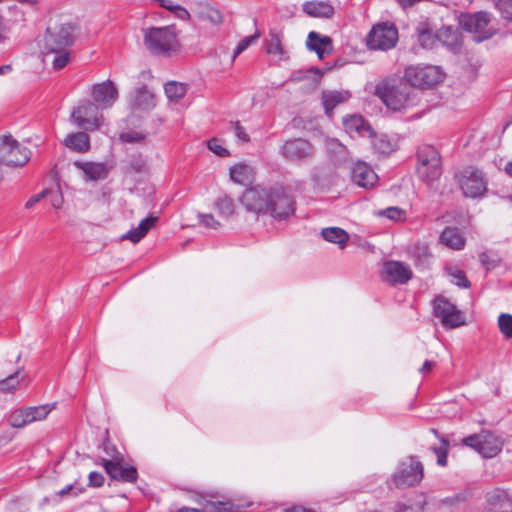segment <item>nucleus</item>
Returning a JSON list of instances; mask_svg holds the SVG:
<instances>
[{"label": "nucleus", "instance_id": "obj_62", "mask_svg": "<svg viewBox=\"0 0 512 512\" xmlns=\"http://www.w3.org/2000/svg\"><path fill=\"white\" fill-rule=\"evenodd\" d=\"M434 362L432 361H429V360H426L422 367L419 369V372L420 373H427V372H430L432 370V368L434 367Z\"/></svg>", "mask_w": 512, "mask_h": 512}, {"label": "nucleus", "instance_id": "obj_1", "mask_svg": "<svg viewBox=\"0 0 512 512\" xmlns=\"http://www.w3.org/2000/svg\"><path fill=\"white\" fill-rule=\"evenodd\" d=\"M76 38V26L73 23H62L47 29L44 38L45 57L51 58L52 67L60 70L70 60L69 48Z\"/></svg>", "mask_w": 512, "mask_h": 512}, {"label": "nucleus", "instance_id": "obj_14", "mask_svg": "<svg viewBox=\"0 0 512 512\" xmlns=\"http://www.w3.org/2000/svg\"><path fill=\"white\" fill-rule=\"evenodd\" d=\"M459 184L466 197H482L487 191V181L482 171L468 167L459 174Z\"/></svg>", "mask_w": 512, "mask_h": 512}, {"label": "nucleus", "instance_id": "obj_13", "mask_svg": "<svg viewBox=\"0 0 512 512\" xmlns=\"http://www.w3.org/2000/svg\"><path fill=\"white\" fill-rule=\"evenodd\" d=\"M490 22L489 14L483 11L474 14H462L459 18L463 30L474 34L473 41L480 43L492 37L493 33L486 30Z\"/></svg>", "mask_w": 512, "mask_h": 512}, {"label": "nucleus", "instance_id": "obj_15", "mask_svg": "<svg viewBox=\"0 0 512 512\" xmlns=\"http://www.w3.org/2000/svg\"><path fill=\"white\" fill-rule=\"evenodd\" d=\"M268 212L277 220H284L295 212V201L283 189H275L270 192Z\"/></svg>", "mask_w": 512, "mask_h": 512}, {"label": "nucleus", "instance_id": "obj_8", "mask_svg": "<svg viewBox=\"0 0 512 512\" xmlns=\"http://www.w3.org/2000/svg\"><path fill=\"white\" fill-rule=\"evenodd\" d=\"M398 29L392 22L375 24L367 35V46L371 50L387 51L394 48L398 42Z\"/></svg>", "mask_w": 512, "mask_h": 512}, {"label": "nucleus", "instance_id": "obj_3", "mask_svg": "<svg viewBox=\"0 0 512 512\" xmlns=\"http://www.w3.org/2000/svg\"><path fill=\"white\" fill-rule=\"evenodd\" d=\"M423 476V464L416 457L409 456L399 462L388 485L397 489L413 487L421 482Z\"/></svg>", "mask_w": 512, "mask_h": 512}, {"label": "nucleus", "instance_id": "obj_33", "mask_svg": "<svg viewBox=\"0 0 512 512\" xmlns=\"http://www.w3.org/2000/svg\"><path fill=\"white\" fill-rule=\"evenodd\" d=\"M345 128L350 132H357L361 136H372L373 131L362 116L354 115L344 120Z\"/></svg>", "mask_w": 512, "mask_h": 512}, {"label": "nucleus", "instance_id": "obj_42", "mask_svg": "<svg viewBox=\"0 0 512 512\" xmlns=\"http://www.w3.org/2000/svg\"><path fill=\"white\" fill-rule=\"evenodd\" d=\"M373 147L380 154H389L393 151V144L386 135L375 138Z\"/></svg>", "mask_w": 512, "mask_h": 512}, {"label": "nucleus", "instance_id": "obj_10", "mask_svg": "<svg viewBox=\"0 0 512 512\" xmlns=\"http://www.w3.org/2000/svg\"><path fill=\"white\" fill-rule=\"evenodd\" d=\"M30 159V151L11 134H0V165L22 166Z\"/></svg>", "mask_w": 512, "mask_h": 512}, {"label": "nucleus", "instance_id": "obj_28", "mask_svg": "<svg viewBox=\"0 0 512 512\" xmlns=\"http://www.w3.org/2000/svg\"><path fill=\"white\" fill-rule=\"evenodd\" d=\"M63 144L73 151L85 153L90 149V138L86 132L79 131L68 134L63 140Z\"/></svg>", "mask_w": 512, "mask_h": 512}, {"label": "nucleus", "instance_id": "obj_53", "mask_svg": "<svg viewBox=\"0 0 512 512\" xmlns=\"http://www.w3.org/2000/svg\"><path fill=\"white\" fill-rule=\"evenodd\" d=\"M199 218L206 228L218 229L220 227V222H218L212 214H200Z\"/></svg>", "mask_w": 512, "mask_h": 512}, {"label": "nucleus", "instance_id": "obj_23", "mask_svg": "<svg viewBox=\"0 0 512 512\" xmlns=\"http://www.w3.org/2000/svg\"><path fill=\"white\" fill-rule=\"evenodd\" d=\"M306 46L310 51H314L320 59L333 51L332 39L315 31L308 34Z\"/></svg>", "mask_w": 512, "mask_h": 512}, {"label": "nucleus", "instance_id": "obj_57", "mask_svg": "<svg viewBox=\"0 0 512 512\" xmlns=\"http://www.w3.org/2000/svg\"><path fill=\"white\" fill-rule=\"evenodd\" d=\"M233 127H234L235 135L239 140H241L243 142L249 141V139H250L249 135L246 133L244 127L241 126V124L238 121L233 123Z\"/></svg>", "mask_w": 512, "mask_h": 512}, {"label": "nucleus", "instance_id": "obj_35", "mask_svg": "<svg viewBox=\"0 0 512 512\" xmlns=\"http://www.w3.org/2000/svg\"><path fill=\"white\" fill-rule=\"evenodd\" d=\"M252 168L246 164H237L230 169L233 182L245 185L252 180Z\"/></svg>", "mask_w": 512, "mask_h": 512}, {"label": "nucleus", "instance_id": "obj_25", "mask_svg": "<svg viewBox=\"0 0 512 512\" xmlns=\"http://www.w3.org/2000/svg\"><path fill=\"white\" fill-rule=\"evenodd\" d=\"M351 93L346 90H324L321 94V101L328 117L332 116L333 110L340 104L347 102Z\"/></svg>", "mask_w": 512, "mask_h": 512}, {"label": "nucleus", "instance_id": "obj_31", "mask_svg": "<svg viewBox=\"0 0 512 512\" xmlns=\"http://www.w3.org/2000/svg\"><path fill=\"white\" fill-rule=\"evenodd\" d=\"M440 241L445 246L460 250L465 245V240L457 228L447 227L440 235Z\"/></svg>", "mask_w": 512, "mask_h": 512}, {"label": "nucleus", "instance_id": "obj_32", "mask_svg": "<svg viewBox=\"0 0 512 512\" xmlns=\"http://www.w3.org/2000/svg\"><path fill=\"white\" fill-rule=\"evenodd\" d=\"M437 41L442 42L450 50L456 51L460 48L459 33L451 27H442L437 32Z\"/></svg>", "mask_w": 512, "mask_h": 512}, {"label": "nucleus", "instance_id": "obj_46", "mask_svg": "<svg viewBox=\"0 0 512 512\" xmlns=\"http://www.w3.org/2000/svg\"><path fill=\"white\" fill-rule=\"evenodd\" d=\"M425 505V500H421L415 503H399L395 512H423Z\"/></svg>", "mask_w": 512, "mask_h": 512}, {"label": "nucleus", "instance_id": "obj_64", "mask_svg": "<svg viewBox=\"0 0 512 512\" xmlns=\"http://www.w3.org/2000/svg\"><path fill=\"white\" fill-rule=\"evenodd\" d=\"M285 512H316V511L302 507V506H294L290 509H287Z\"/></svg>", "mask_w": 512, "mask_h": 512}, {"label": "nucleus", "instance_id": "obj_61", "mask_svg": "<svg viewBox=\"0 0 512 512\" xmlns=\"http://www.w3.org/2000/svg\"><path fill=\"white\" fill-rule=\"evenodd\" d=\"M8 29L4 25L2 21V17L0 16V43L7 39Z\"/></svg>", "mask_w": 512, "mask_h": 512}, {"label": "nucleus", "instance_id": "obj_5", "mask_svg": "<svg viewBox=\"0 0 512 512\" xmlns=\"http://www.w3.org/2000/svg\"><path fill=\"white\" fill-rule=\"evenodd\" d=\"M444 79L442 70L433 65L409 66L405 69L404 80L406 84L420 89H429Z\"/></svg>", "mask_w": 512, "mask_h": 512}, {"label": "nucleus", "instance_id": "obj_2", "mask_svg": "<svg viewBox=\"0 0 512 512\" xmlns=\"http://www.w3.org/2000/svg\"><path fill=\"white\" fill-rule=\"evenodd\" d=\"M143 44L147 51L157 57H171L180 49L179 31L174 25L142 28Z\"/></svg>", "mask_w": 512, "mask_h": 512}, {"label": "nucleus", "instance_id": "obj_41", "mask_svg": "<svg viewBox=\"0 0 512 512\" xmlns=\"http://www.w3.org/2000/svg\"><path fill=\"white\" fill-rule=\"evenodd\" d=\"M418 41L423 48L431 49L437 42V34H433L424 24L419 25L417 28Z\"/></svg>", "mask_w": 512, "mask_h": 512}, {"label": "nucleus", "instance_id": "obj_52", "mask_svg": "<svg viewBox=\"0 0 512 512\" xmlns=\"http://www.w3.org/2000/svg\"><path fill=\"white\" fill-rule=\"evenodd\" d=\"M496 6L505 19L512 21V0H499Z\"/></svg>", "mask_w": 512, "mask_h": 512}, {"label": "nucleus", "instance_id": "obj_4", "mask_svg": "<svg viewBox=\"0 0 512 512\" xmlns=\"http://www.w3.org/2000/svg\"><path fill=\"white\" fill-rule=\"evenodd\" d=\"M376 93L384 104L394 111H400L416 104V95L413 88L406 83L385 87L378 86Z\"/></svg>", "mask_w": 512, "mask_h": 512}, {"label": "nucleus", "instance_id": "obj_34", "mask_svg": "<svg viewBox=\"0 0 512 512\" xmlns=\"http://www.w3.org/2000/svg\"><path fill=\"white\" fill-rule=\"evenodd\" d=\"M153 105V96L145 86L135 91V95L131 100V106L136 109H149Z\"/></svg>", "mask_w": 512, "mask_h": 512}, {"label": "nucleus", "instance_id": "obj_58", "mask_svg": "<svg viewBox=\"0 0 512 512\" xmlns=\"http://www.w3.org/2000/svg\"><path fill=\"white\" fill-rule=\"evenodd\" d=\"M48 191L47 190H43L42 192H40L39 194L37 195H34L32 196L31 198L28 199V201L26 202L25 204V207L27 209H31L35 204H37L38 202H40L46 195H47Z\"/></svg>", "mask_w": 512, "mask_h": 512}, {"label": "nucleus", "instance_id": "obj_55", "mask_svg": "<svg viewBox=\"0 0 512 512\" xmlns=\"http://www.w3.org/2000/svg\"><path fill=\"white\" fill-rule=\"evenodd\" d=\"M88 479L91 487H100L104 483V476L96 471L90 472Z\"/></svg>", "mask_w": 512, "mask_h": 512}, {"label": "nucleus", "instance_id": "obj_24", "mask_svg": "<svg viewBox=\"0 0 512 512\" xmlns=\"http://www.w3.org/2000/svg\"><path fill=\"white\" fill-rule=\"evenodd\" d=\"M487 502L493 512H512V495L497 488L487 494Z\"/></svg>", "mask_w": 512, "mask_h": 512}, {"label": "nucleus", "instance_id": "obj_59", "mask_svg": "<svg viewBox=\"0 0 512 512\" xmlns=\"http://www.w3.org/2000/svg\"><path fill=\"white\" fill-rule=\"evenodd\" d=\"M172 14L180 20L186 21L190 19V13L181 5L174 7V12Z\"/></svg>", "mask_w": 512, "mask_h": 512}, {"label": "nucleus", "instance_id": "obj_38", "mask_svg": "<svg viewBox=\"0 0 512 512\" xmlns=\"http://www.w3.org/2000/svg\"><path fill=\"white\" fill-rule=\"evenodd\" d=\"M311 180L315 187L325 188L331 184V175L323 166H315L311 170Z\"/></svg>", "mask_w": 512, "mask_h": 512}, {"label": "nucleus", "instance_id": "obj_54", "mask_svg": "<svg viewBox=\"0 0 512 512\" xmlns=\"http://www.w3.org/2000/svg\"><path fill=\"white\" fill-rule=\"evenodd\" d=\"M208 148L218 156L224 157L229 155L228 150L222 147L217 139L208 141Z\"/></svg>", "mask_w": 512, "mask_h": 512}, {"label": "nucleus", "instance_id": "obj_27", "mask_svg": "<svg viewBox=\"0 0 512 512\" xmlns=\"http://www.w3.org/2000/svg\"><path fill=\"white\" fill-rule=\"evenodd\" d=\"M28 377L24 367H19L13 373L8 375L6 378L0 380V392L2 393H13L20 389L21 383L24 382Z\"/></svg>", "mask_w": 512, "mask_h": 512}, {"label": "nucleus", "instance_id": "obj_60", "mask_svg": "<svg viewBox=\"0 0 512 512\" xmlns=\"http://www.w3.org/2000/svg\"><path fill=\"white\" fill-rule=\"evenodd\" d=\"M156 2H158V4H159L162 8H164V9H166V10L170 11L171 13H173V12H174V7H178V6H179L178 4H175V3H174L173 1H171V0H156Z\"/></svg>", "mask_w": 512, "mask_h": 512}, {"label": "nucleus", "instance_id": "obj_9", "mask_svg": "<svg viewBox=\"0 0 512 512\" xmlns=\"http://www.w3.org/2000/svg\"><path fill=\"white\" fill-rule=\"evenodd\" d=\"M462 443L485 458L495 457L503 446V440L489 430H482L478 434L467 436L463 438Z\"/></svg>", "mask_w": 512, "mask_h": 512}, {"label": "nucleus", "instance_id": "obj_12", "mask_svg": "<svg viewBox=\"0 0 512 512\" xmlns=\"http://www.w3.org/2000/svg\"><path fill=\"white\" fill-rule=\"evenodd\" d=\"M434 316L439 318L446 329H453L465 324V316L444 297H436L433 302Z\"/></svg>", "mask_w": 512, "mask_h": 512}, {"label": "nucleus", "instance_id": "obj_21", "mask_svg": "<svg viewBox=\"0 0 512 512\" xmlns=\"http://www.w3.org/2000/svg\"><path fill=\"white\" fill-rule=\"evenodd\" d=\"M351 179L359 187L369 188L376 184L378 176L365 162H357L352 167Z\"/></svg>", "mask_w": 512, "mask_h": 512}, {"label": "nucleus", "instance_id": "obj_16", "mask_svg": "<svg viewBox=\"0 0 512 512\" xmlns=\"http://www.w3.org/2000/svg\"><path fill=\"white\" fill-rule=\"evenodd\" d=\"M106 473L115 480L124 482H135L138 477L137 470L134 466L124 465L123 457L117 453L112 460L102 459L100 463Z\"/></svg>", "mask_w": 512, "mask_h": 512}, {"label": "nucleus", "instance_id": "obj_48", "mask_svg": "<svg viewBox=\"0 0 512 512\" xmlns=\"http://www.w3.org/2000/svg\"><path fill=\"white\" fill-rule=\"evenodd\" d=\"M403 214H404L403 210H401L398 207H388V208L380 210L378 212L379 216H384L393 221L401 220L403 217Z\"/></svg>", "mask_w": 512, "mask_h": 512}, {"label": "nucleus", "instance_id": "obj_17", "mask_svg": "<svg viewBox=\"0 0 512 512\" xmlns=\"http://www.w3.org/2000/svg\"><path fill=\"white\" fill-rule=\"evenodd\" d=\"M280 153L288 161H304L314 155V147L304 139H292L281 146Z\"/></svg>", "mask_w": 512, "mask_h": 512}, {"label": "nucleus", "instance_id": "obj_30", "mask_svg": "<svg viewBox=\"0 0 512 512\" xmlns=\"http://www.w3.org/2000/svg\"><path fill=\"white\" fill-rule=\"evenodd\" d=\"M321 236L325 241L337 244L340 249H343L349 240V234L339 227L323 228Z\"/></svg>", "mask_w": 512, "mask_h": 512}, {"label": "nucleus", "instance_id": "obj_40", "mask_svg": "<svg viewBox=\"0 0 512 512\" xmlns=\"http://www.w3.org/2000/svg\"><path fill=\"white\" fill-rule=\"evenodd\" d=\"M215 207L219 213L224 218H229L234 214L235 205L233 200L227 195H223L219 197L215 202Z\"/></svg>", "mask_w": 512, "mask_h": 512}, {"label": "nucleus", "instance_id": "obj_47", "mask_svg": "<svg viewBox=\"0 0 512 512\" xmlns=\"http://www.w3.org/2000/svg\"><path fill=\"white\" fill-rule=\"evenodd\" d=\"M201 18L208 20L213 25H219L223 22V16L221 12L214 8H208L206 11L202 12Z\"/></svg>", "mask_w": 512, "mask_h": 512}, {"label": "nucleus", "instance_id": "obj_22", "mask_svg": "<svg viewBox=\"0 0 512 512\" xmlns=\"http://www.w3.org/2000/svg\"><path fill=\"white\" fill-rule=\"evenodd\" d=\"M74 166L81 170L86 181L105 179L111 169L106 163L75 161Z\"/></svg>", "mask_w": 512, "mask_h": 512}, {"label": "nucleus", "instance_id": "obj_18", "mask_svg": "<svg viewBox=\"0 0 512 512\" xmlns=\"http://www.w3.org/2000/svg\"><path fill=\"white\" fill-rule=\"evenodd\" d=\"M412 276L411 268L404 262L390 260L383 264L382 278L392 285L405 284Z\"/></svg>", "mask_w": 512, "mask_h": 512}, {"label": "nucleus", "instance_id": "obj_39", "mask_svg": "<svg viewBox=\"0 0 512 512\" xmlns=\"http://www.w3.org/2000/svg\"><path fill=\"white\" fill-rule=\"evenodd\" d=\"M165 94L171 101H178L185 96L187 92V85L184 83L171 81L164 86Z\"/></svg>", "mask_w": 512, "mask_h": 512}, {"label": "nucleus", "instance_id": "obj_37", "mask_svg": "<svg viewBox=\"0 0 512 512\" xmlns=\"http://www.w3.org/2000/svg\"><path fill=\"white\" fill-rule=\"evenodd\" d=\"M265 50L268 54L282 55V33L276 30H270L268 38L265 40Z\"/></svg>", "mask_w": 512, "mask_h": 512}, {"label": "nucleus", "instance_id": "obj_26", "mask_svg": "<svg viewBox=\"0 0 512 512\" xmlns=\"http://www.w3.org/2000/svg\"><path fill=\"white\" fill-rule=\"evenodd\" d=\"M302 9L314 18H331L334 14V7L328 1H307L303 3Z\"/></svg>", "mask_w": 512, "mask_h": 512}, {"label": "nucleus", "instance_id": "obj_49", "mask_svg": "<svg viewBox=\"0 0 512 512\" xmlns=\"http://www.w3.org/2000/svg\"><path fill=\"white\" fill-rule=\"evenodd\" d=\"M203 512H232V507L224 502H208Z\"/></svg>", "mask_w": 512, "mask_h": 512}, {"label": "nucleus", "instance_id": "obj_11", "mask_svg": "<svg viewBox=\"0 0 512 512\" xmlns=\"http://www.w3.org/2000/svg\"><path fill=\"white\" fill-rule=\"evenodd\" d=\"M54 408L55 404H45L16 409L10 413L8 422L14 428H23L33 422L46 419Z\"/></svg>", "mask_w": 512, "mask_h": 512}, {"label": "nucleus", "instance_id": "obj_20", "mask_svg": "<svg viewBox=\"0 0 512 512\" xmlns=\"http://www.w3.org/2000/svg\"><path fill=\"white\" fill-rule=\"evenodd\" d=\"M91 96L98 107L109 108L118 99V90L111 80H106L92 86Z\"/></svg>", "mask_w": 512, "mask_h": 512}, {"label": "nucleus", "instance_id": "obj_43", "mask_svg": "<svg viewBox=\"0 0 512 512\" xmlns=\"http://www.w3.org/2000/svg\"><path fill=\"white\" fill-rule=\"evenodd\" d=\"M260 37V31L256 30L253 35L247 36L244 39H242L236 49L233 53V60L240 55L242 52H244L251 44H253L256 40H258Z\"/></svg>", "mask_w": 512, "mask_h": 512}, {"label": "nucleus", "instance_id": "obj_19", "mask_svg": "<svg viewBox=\"0 0 512 512\" xmlns=\"http://www.w3.org/2000/svg\"><path fill=\"white\" fill-rule=\"evenodd\" d=\"M269 198L270 192H267L264 188L253 187L243 193L241 203L248 211L265 213L269 209Z\"/></svg>", "mask_w": 512, "mask_h": 512}, {"label": "nucleus", "instance_id": "obj_29", "mask_svg": "<svg viewBox=\"0 0 512 512\" xmlns=\"http://www.w3.org/2000/svg\"><path fill=\"white\" fill-rule=\"evenodd\" d=\"M158 217L150 215L143 219L136 228L128 231L122 238L128 239L133 243H138L148 231L157 223Z\"/></svg>", "mask_w": 512, "mask_h": 512}, {"label": "nucleus", "instance_id": "obj_6", "mask_svg": "<svg viewBox=\"0 0 512 512\" xmlns=\"http://www.w3.org/2000/svg\"><path fill=\"white\" fill-rule=\"evenodd\" d=\"M419 164L417 173L429 186L439 180L442 174L441 158L439 152L432 146H426L418 152Z\"/></svg>", "mask_w": 512, "mask_h": 512}, {"label": "nucleus", "instance_id": "obj_36", "mask_svg": "<svg viewBox=\"0 0 512 512\" xmlns=\"http://www.w3.org/2000/svg\"><path fill=\"white\" fill-rule=\"evenodd\" d=\"M412 258L414 259L415 265L420 267H426L429 264L431 253L428 245L424 243H418L413 246L411 250Z\"/></svg>", "mask_w": 512, "mask_h": 512}, {"label": "nucleus", "instance_id": "obj_7", "mask_svg": "<svg viewBox=\"0 0 512 512\" xmlns=\"http://www.w3.org/2000/svg\"><path fill=\"white\" fill-rule=\"evenodd\" d=\"M70 121L84 131H94L101 126L103 116L95 103L82 100L72 109Z\"/></svg>", "mask_w": 512, "mask_h": 512}, {"label": "nucleus", "instance_id": "obj_44", "mask_svg": "<svg viewBox=\"0 0 512 512\" xmlns=\"http://www.w3.org/2000/svg\"><path fill=\"white\" fill-rule=\"evenodd\" d=\"M448 446V441L441 438V445L432 448L433 452L437 456V464L440 466H445L447 464Z\"/></svg>", "mask_w": 512, "mask_h": 512}, {"label": "nucleus", "instance_id": "obj_45", "mask_svg": "<svg viewBox=\"0 0 512 512\" xmlns=\"http://www.w3.org/2000/svg\"><path fill=\"white\" fill-rule=\"evenodd\" d=\"M498 326L507 338H512V315L501 314L498 318Z\"/></svg>", "mask_w": 512, "mask_h": 512}, {"label": "nucleus", "instance_id": "obj_63", "mask_svg": "<svg viewBox=\"0 0 512 512\" xmlns=\"http://www.w3.org/2000/svg\"><path fill=\"white\" fill-rule=\"evenodd\" d=\"M75 491V486L73 484H69L61 489L57 494L61 497L68 495L70 492Z\"/></svg>", "mask_w": 512, "mask_h": 512}, {"label": "nucleus", "instance_id": "obj_51", "mask_svg": "<svg viewBox=\"0 0 512 512\" xmlns=\"http://www.w3.org/2000/svg\"><path fill=\"white\" fill-rule=\"evenodd\" d=\"M469 497V493L466 491L459 492L453 496L446 497L441 500L442 504L447 506H454L461 502H464Z\"/></svg>", "mask_w": 512, "mask_h": 512}, {"label": "nucleus", "instance_id": "obj_50", "mask_svg": "<svg viewBox=\"0 0 512 512\" xmlns=\"http://www.w3.org/2000/svg\"><path fill=\"white\" fill-rule=\"evenodd\" d=\"M450 276L452 277V283L457 285L461 288H469L470 287V281L467 279L464 272L461 270H455L454 272L450 273Z\"/></svg>", "mask_w": 512, "mask_h": 512}, {"label": "nucleus", "instance_id": "obj_56", "mask_svg": "<svg viewBox=\"0 0 512 512\" xmlns=\"http://www.w3.org/2000/svg\"><path fill=\"white\" fill-rule=\"evenodd\" d=\"M121 140L127 143L140 142L144 139V136L138 132H127L120 136Z\"/></svg>", "mask_w": 512, "mask_h": 512}]
</instances>
